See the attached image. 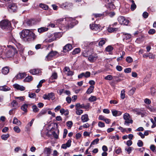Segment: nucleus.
Returning <instances> with one entry per match:
<instances>
[{"instance_id": "nucleus-50", "label": "nucleus", "mask_w": 156, "mask_h": 156, "mask_svg": "<svg viewBox=\"0 0 156 156\" xmlns=\"http://www.w3.org/2000/svg\"><path fill=\"white\" fill-rule=\"evenodd\" d=\"M156 92L155 89L154 88H151V94L152 96H154Z\"/></svg>"}, {"instance_id": "nucleus-44", "label": "nucleus", "mask_w": 156, "mask_h": 156, "mask_svg": "<svg viewBox=\"0 0 156 156\" xmlns=\"http://www.w3.org/2000/svg\"><path fill=\"white\" fill-rule=\"evenodd\" d=\"M92 16H94L95 18L98 17H100L101 16H104V14H99V13H94L93 14Z\"/></svg>"}, {"instance_id": "nucleus-10", "label": "nucleus", "mask_w": 156, "mask_h": 156, "mask_svg": "<svg viewBox=\"0 0 156 156\" xmlns=\"http://www.w3.org/2000/svg\"><path fill=\"white\" fill-rule=\"evenodd\" d=\"M90 75V73L89 72H86V73H83L78 76V78L80 79L84 76L86 78L89 77Z\"/></svg>"}, {"instance_id": "nucleus-48", "label": "nucleus", "mask_w": 156, "mask_h": 156, "mask_svg": "<svg viewBox=\"0 0 156 156\" xmlns=\"http://www.w3.org/2000/svg\"><path fill=\"white\" fill-rule=\"evenodd\" d=\"M125 91L124 90H122L121 91V98L122 99H124L125 98Z\"/></svg>"}, {"instance_id": "nucleus-30", "label": "nucleus", "mask_w": 156, "mask_h": 156, "mask_svg": "<svg viewBox=\"0 0 156 156\" xmlns=\"http://www.w3.org/2000/svg\"><path fill=\"white\" fill-rule=\"evenodd\" d=\"M33 111L35 113H37L39 112V109L35 105H33L32 107Z\"/></svg>"}, {"instance_id": "nucleus-64", "label": "nucleus", "mask_w": 156, "mask_h": 156, "mask_svg": "<svg viewBox=\"0 0 156 156\" xmlns=\"http://www.w3.org/2000/svg\"><path fill=\"white\" fill-rule=\"evenodd\" d=\"M11 105L13 107H16L18 103L16 101L14 100L11 103Z\"/></svg>"}, {"instance_id": "nucleus-4", "label": "nucleus", "mask_w": 156, "mask_h": 156, "mask_svg": "<svg viewBox=\"0 0 156 156\" xmlns=\"http://www.w3.org/2000/svg\"><path fill=\"white\" fill-rule=\"evenodd\" d=\"M123 118L125 120L124 124L127 126H129V124H132L133 123V120L130 119V115L129 114L126 113L123 116Z\"/></svg>"}, {"instance_id": "nucleus-59", "label": "nucleus", "mask_w": 156, "mask_h": 156, "mask_svg": "<svg viewBox=\"0 0 156 156\" xmlns=\"http://www.w3.org/2000/svg\"><path fill=\"white\" fill-rule=\"evenodd\" d=\"M46 113V111L44 110H43L41 112H40L37 115V116L38 117H39L41 116L42 115H43L44 114H45Z\"/></svg>"}, {"instance_id": "nucleus-8", "label": "nucleus", "mask_w": 156, "mask_h": 156, "mask_svg": "<svg viewBox=\"0 0 156 156\" xmlns=\"http://www.w3.org/2000/svg\"><path fill=\"white\" fill-rule=\"evenodd\" d=\"M9 10L12 12H16L17 9V5L15 3H12L10 4L8 6Z\"/></svg>"}, {"instance_id": "nucleus-57", "label": "nucleus", "mask_w": 156, "mask_h": 156, "mask_svg": "<svg viewBox=\"0 0 156 156\" xmlns=\"http://www.w3.org/2000/svg\"><path fill=\"white\" fill-rule=\"evenodd\" d=\"M28 96L31 98H34L36 96V94L34 93H30L29 94Z\"/></svg>"}, {"instance_id": "nucleus-6", "label": "nucleus", "mask_w": 156, "mask_h": 156, "mask_svg": "<svg viewBox=\"0 0 156 156\" xmlns=\"http://www.w3.org/2000/svg\"><path fill=\"white\" fill-rule=\"evenodd\" d=\"M118 20L121 25L123 24L126 26L128 25L129 23V20L126 19L125 17L123 16L119 17L118 18Z\"/></svg>"}, {"instance_id": "nucleus-33", "label": "nucleus", "mask_w": 156, "mask_h": 156, "mask_svg": "<svg viewBox=\"0 0 156 156\" xmlns=\"http://www.w3.org/2000/svg\"><path fill=\"white\" fill-rule=\"evenodd\" d=\"M113 48L111 45H108L105 49V50L107 52H110L113 50Z\"/></svg>"}, {"instance_id": "nucleus-29", "label": "nucleus", "mask_w": 156, "mask_h": 156, "mask_svg": "<svg viewBox=\"0 0 156 156\" xmlns=\"http://www.w3.org/2000/svg\"><path fill=\"white\" fill-rule=\"evenodd\" d=\"M94 88V87L93 86H90L89 87V88L87 89L86 93L87 94H90L91 93Z\"/></svg>"}, {"instance_id": "nucleus-16", "label": "nucleus", "mask_w": 156, "mask_h": 156, "mask_svg": "<svg viewBox=\"0 0 156 156\" xmlns=\"http://www.w3.org/2000/svg\"><path fill=\"white\" fill-rule=\"evenodd\" d=\"M81 119L83 122H87L89 120L88 118V116L87 114H85L82 115Z\"/></svg>"}, {"instance_id": "nucleus-46", "label": "nucleus", "mask_w": 156, "mask_h": 156, "mask_svg": "<svg viewBox=\"0 0 156 156\" xmlns=\"http://www.w3.org/2000/svg\"><path fill=\"white\" fill-rule=\"evenodd\" d=\"M13 129L17 133H20L21 131L19 127L17 126H15L13 128Z\"/></svg>"}, {"instance_id": "nucleus-18", "label": "nucleus", "mask_w": 156, "mask_h": 156, "mask_svg": "<svg viewBox=\"0 0 156 156\" xmlns=\"http://www.w3.org/2000/svg\"><path fill=\"white\" fill-rule=\"evenodd\" d=\"M112 112L113 115L115 116H119L122 114L121 112L116 110H112Z\"/></svg>"}, {"instance_id": "nucleus-49", "label": "nucleus", "mask_w": 156, "mask_h": 156, "mask_svg": "<svg viewBox=\"0 0 156 156\" xmlns=\"http://www.w3.org/2000/svg\"><path fill=\"white\" fill-rule=\"evenodd\" d=\"M126 61L128 63H130L132 62L133 61L132 58L130 57H127L126 58Z\"/></svg>"}, {"instance_id": "nucleus-63", "label": "nucleus", "mask_w": 156, "mask_h": 156, "mask_svg": "<svg viewBox=\"0 0 156 156\" xmlns=\"http://www.w3.org/2000/svg\"><path fill=\"white\" fill-rule=\"evenodd\" d=\"M155 31L154 29H151L148 31V33L149 34H152L155 33Z\"/></svg>"}, {"instance_id": "nucleus-19", "label": "nucleus", "mask_w": 156, "mask_h": 156, "mask_svg": "<svg viewBox=\"0 0 156 156\" xmlns=\"http://www.w3.org/2000/svg\"><path fill=\"white\" fill-rule=\"evenodd\" d=\"M30 72L33 75H36L39 74L41 71L39 69H35L30 70Z\"/></svg>"}, {"instance_id": "nucleus-17", "label": "nucleus", "mask_w": 156, "mask_h": 156, "mask_svg": "<svg viewBox=\"0 0 156 156\" xmlns=\"http://www.w3.org/2000/svg\"><path fill=\"white\" fill-rule=\"evenodd\" d=\"M9 71V67L6 66L3 68L2 70V73L4 75L7 74Z\"/></svg>"}, {"instance_id": "nucleus-25", "label": "nucleus", "mask_w": 156, "mask_h": 156, "mask_svg": "<svg viewBox=\"0 0 156 156\" xmlns=\"http://www.w3.org/2000/svg\"><path fill=\"white\" fill-rule=\"evenodd\" d=\"M130 2H132V4L131 5L130 9L132 11L134 10L136 8V5L134 3V2L133 0H130Z\"/></svg>"}, {"instance_id": "nucleus-42", "label": "nucleus", "mask_w": 156, "mask_h": 156, "mask_svg": "<svg viewBox=\"0 0 156 156\" xmlns=\"http://www.w3.org/2000/svg\"><path fill=\"white\" fill-rule=\"evenodd\" d=\"M15 99L18 100V101H24L25 99V97L24 96L15 97Z\"/></svg>"}, {"instance_id": "nucleus-7", "label": "nucleus", "mask_w": 156, "mask_h": 156, "mask_svg": "<svg viewBox=\"0 0 156 156\" xmlns=\"http://www.w3.org/2000/svg\"><path fill=\"white\" fill-rule=\"evenodd\" d=\"M43 98L44 100H50V99L53 100L54 99V94L53 93H51L48 94H44L43 96Z\"/></svg>"}, {"instance_id": "nucleus-32", "label": "nucleus", "mask_w": 156, "mask_h": 156, "mask_svg": "<svg viewBox=\"0 0 156 156\" xmlns=\"http://www.w3.org/2000/svg\"><path fill=\"white\" fill-rule=\"evenodd\" d=\"M57 73L54 72L52 74V75L51 76L50 78V80L56 79L57 78Z\"/></svg>"}, {"instance_id": "nucleus-31", "label": "nucleus", "mask_w": 156, "mask_h": 156, "mask_svg": "<svg viewBox=\"0 0 156 156\" xmlns=\"http://www.w3.org/2000/svg\"><path fill=\"white\" fill-rule=\"evenodd\" d=\"M99 140V139L98 138H97L92 141L91 142V144L90 145L89 148H90L91 147L92 145H95L98 143V142Z\"/></svg>"}, {"instance_id": "nucleus-3", "label": "nucleus", "mask_w": 156, "mask_h": 156, "mask_svg": "<svg viewBox=\"0 0 156 156\" xmlns=\"http://www.w3.org/2000/svg\"><path fill=\"white\" fill-rule=\"evenodd\" d=\"M59 54L56 51H52L46 56L45 60L46 61H49L53 59L56 56H58Z\"/></svg>"}, {"instance_id": "nucleus-54", "label": "nucleus", "mask_w": 156, "mask_h": 156, "mask_svg": "<svg viewBox=\"0 0 156 156\" xmlns=\"http://www.w3.org/2000/svg\"><path fill=\"white\" fill-rule=\"evenodd\" d=\"M96 100V97L94 96H91L89 98V100L91 102L95 101Z\"/></svg>"}, {"instance_id": "nucleus-24", "label": "nucleus", "mask_w": 156, "mask_h": 156, "mask_svg": "<svg viewBox=\"0 0 156 156\" xmlns=\"http://www.w3.org/2000/svg\"><path fill=\"white\" fill-rule=\"evenodd\" d=\"M106 41L107 40L106 39H104L103 38L101 39L99 42V46H102L105 44Z\"/></svg>"}, {"instance_id": "nucleus-35", "label": "nucleus", "mask_w": 156, "mask_h": 156, "mask_svg": "<svg viewBox=\"0 0 156 156\" xmlns=\"http://www.w3.org/2000/svg\"><path fill=\"white\" fill-rule=\"evenodd\" d=\"M133 150V148L132 147H126L125 148V150L129 154Z\"/></svg>"}, {"instance_id": "nucleus-20", "label": "nucleus", "mask_w": 156, "mask_h": 156, "mask_svg": "<svg viewBox=\"0 0 156 156\" xmlns=\"http://www.w3.org/2000/svg\"><path fill=\"white\" fill-rule=\"evenodd\" d=\"M122 34H123L122 35L123 37V40L125 39L126 40H127L128 39H130L131 37V35L129 34L126 33H122Z\"/></svg>"}, {"instance_id": "nucleus-5", "label": "nucleus", "mask_w": 156, "mask_h": 156, "mask_svg": "<svg viewBox=\"0 0 156 156\" xmlns=\"http://www.w3.org/2000/svg\"><path fill=\"white\" fill-rule=\"evenodd\" d=\"M11 25V23L8 20H4L0 22V27L3 29L9 28Z\"/></svg>"}, {"instance_id": "nucleus-23", "label": "nucleus", "mask_w": 156, "mask_h": 156, "mask_svg": "<svg viewBox=\"0 0 156 156\" xmlns=\"http://www.w3.org/2000/svg\"><path fill=\"white\" fill-rule=\"evenodd\" d=\"M54 38H55V40H56L57 38H58L62 36L61 34L60 33H56L52 35Z\"/></svg>"}, {"instance_id": "nucleus-27", "label": "nucleus", "mask_w": 156, "mask_h": 156, "mask_svg": "<svg viewBox=\"0 0 156 156\" xmlns=\"http://www.w3.org/2000/svg\"><path fill=\"white\" fill-rule=\"evenodd\" d=\"M13 123L14 124H16L18 126H20L21 124V122L16 117H14L13 119Z\"/></svg>"}, {"instance_id": "nucleus-22", "label": "nucleus", "mask_w": 156, "mask_h": 156, "mask_svg": "<svg viewBox=\"0 0 156 156\" xmlns=\"http://www.w3.org/2000/svg\"><path fill=\"white\" fill-rule=\"evenodd\" d=\"M5 46H2L0 45V57L1 58L4 57L3 51L5 49Z\"/></svg>"}, {"instance_id": "nucleus-45", "label": "nucleus", "mask_w": 156, "mask_h": 156, "mask_svg": "<svg viewBox=\"0 0 156 156\" xmlns=\"http://www.w3.org/2000/svg\"><path fill=\"white\" fill-rule=\"evenodd\" d=\"M83 105L84 104L80 105L79 103H77L75 106L76 108H77L79 109L80 108H83Z\"/></svg>"}, {"instance_id": "nucleus-2", "label": "nucleus", "mask_w": 156, "mask_h": 156, "mask_svg": "<svg viewBox=\"0 0 156 156\" xmlns=\"http://www.w3.org/2000/svg\"><path fill=\"white\" fill-rule=\"evenodd\" d=\"M5 49L3 51V55L2 58H4L6 57L10 58L12 57L13 55V53L14 51V49L12 46H7V48L5 46Z\"/></svg>"}, {"instance_id": "nucleus-55", "label": "nucleus", "mask_w": 156, "mask_h": 156, "mask_svg": "<svg viewBox=\"0 0 156 156\" xmlns=\"http://www.w3.org/2000/svg\"><path fill=\"white\" fill-rule=\"evenodd\" d=\"M105 79L107 80H110L112 79V76L111 75H108L105 77Z\"/></svg>"}, {"instance_id": "nucleus-1", "label": "nucleus", "mask_w": 156, "mask_h": 156, "mask_svg": "<svg viewBox=\"0 0 156 156\" xmlns=\"http://www.w3.org/2000/svg\"><path fill=\"white\" fill-rule=\"evenodd\" d=\"M20 36L24 40L29 41L34 40L36 37V36L32 30L29 29L23 30Z\"/></svg>"}, {"instance_id": "nucleus-14", "label": "nucleus", "mask_w": 156, "mask_h": 156, "mask_svg": "<svg viewBox=\"0 0 156 156\" xmlns=\"http://www.w3.org/2000/svg\"><path fill=\"white\" fill-rule=\"evenodd\" d=\"M71 140H69L65 144H63L62 145L61 147L64 149H66L67 147H69L71 145Z\"/></svg>"}, {"instance_id": "nucleus-26", "label": "nucleus", "mask_w": 156, "mask_h": 156, "mask_svg": "<svg viewBox=\"0 0 156 156\" xmlns=\"http://www.w3.org/2000/svg\"><path fill=\"white\" fill-rule=\"evenodd\" d=\"M48 30V28L47 27H42L38 28V31L40 33H42L47 31Z\"/></svg>"}, {"instance_id": "nucleus-12", "label": "nucleus", "mask_w": 156, "mask_h": 156, "mask_svg": "<svg viewBox=\"0 0 156 156\" xmlns=\"http://www.w3.org/2000/svg\"><path fill=\"white\" fill-rule=\"evenodd\" d=\"M26 76V74L25 73H19L15 76L14 78V80L22 79L24 78Z\"/></svg>"}, {"instance_id": "nucleus-28", "label": "nucleus", "mask_w": 156, "mask_h": 156, "mask_svg": "<svg viewBox=\"0 0 156 156\" xmlns=\"http://www.w3.org/2000/svg\"><path fill=\"white\" fill-rule=\"evenodd\" d=\"M28 105L27 104H24L22 105L21 107V109L24 111L25 112H27V107Z\"/></svg>"}, {"instance_id": "nucleus-37", "label": "nucleus", "mask_w": 156, "mask_h": 156, "mask_svg": "<svg viewBox=\"0 0 156 156\" xmlns=\"http://www.w3.org/2000/svg\"><path fill=\"white\" fill-rule=\"evenodd\" d=\"M40 7L44 10L48 9V7L47 5L43 4H40L39 5Z\"/></svg>"}, {"instance_id": "nucleus-36", "label": "nucleus", "mask_w": 156, "mask_h": 156, "mask_svg": "<svg viewBox=\"0 0 156 156\" xmlns=\"http://www.w3.org/2000/svg\"><path fill=\"white\" fill-rule=\"evenodd\" d=\"M80 49L79 48H75L72 52L73 55H75L77 54L80 52Z\"/></svg>"}, {"instance_id": "nucleus-47", "label": "nucleus", "mask_w": 156, "mask_h": 156, "mask_svg": "<svg viewBox=\"0 0 156 156\" xmlns=\"http://www.w3.org/2000/svg\"><path fill=\"white\" fill-rule=\"evenodd\" d=\"M51 38H49V39H46L45 41L46 42L48 43H50L55 41V38H53L52 35H51Z\"/></svg>"}, {"instance_id": "nucleus-41", "label": "nucleus", "mask_w": 156, "mask_h": 156, "mask_svg": "<svg viewBox=\"0 0 156 156\" xmlns=\"http://www.w3.org/2000/svg\"><path fill=\"white\" fill-rule=\"evenodd\" d=\"M136 90V89L135 87H133L131 89L129 92V94L130 95H133Z\"/></svg>"}, {"instance_id": "nucleus-51", "label": "nucleus", "mask_w": 156, "mask_h": 156, "mask_svg": "<svg viewBox=\"0 0 156 156\" xmlns=\"http://www.w3.org/2000/svg\"><path fill=\"white\" fill-rule=\"evenodd\" d=\"M147 109L151 112H153L155 111L154 108L151 106H147Z\"/></svg>"}, {"instance_id": "nucleus-60", "label": "nucleus", "mask_w": 156, "mask_h": 156, "mask_svg": "<svg viewBox=\"0 0 156 156\" xmlns=\"http://www.w3.org/2000/svg\"><path fill=\"white\" fill-rule=\"evenodd\" d=\"M68 133V131L67 129H64V133L63 135V138H65L66 136V135Z\"/></svg>"}, {"instance_id": "nucleus-39", "label": "nucleus", "mask_w": 156, "mask_h": 156, "mask_svg": "<svg viewBox=\"0 0 156 156\" xmlns=\"http://www.w3.org/2000/svg\"><path fill=\"white\" fill-rule=\"evenodd\" d=\"M32 20H28L25 21L24 24H26L28 26H31L32 25Z\"/></svg>"}, {"instance_id": "nucleus-21", "label": "nucleus", "mask_w": 156, "mask_h": 156, "mask_svg": "<svg viewBox=\"0 0 156 156\" xmlns=\"http://www.w3.org/2000/svg\"><path fill=\"white\" fill-rule=\"evenodd\" d=\"M10 90V88L5 85L0 87V90L1 91H7Z\"/></svg>"}, {"instance_id": "nucleus-11", "label": "nucleus", "mask_w": 156, "mask_h": 156, "mask_svg": "<svg viewBox=\"0 0 156 156\" xmlns=\"http://www.w3.org/2000/svg\"><path fill=\"white\" fill-rule=\"evenodd\" d=\"M72 49V45L70 44H67L63 47V51L64 52H66L71 50Z\"/></svg>"}, {"instance_id": "nucleus-9", "label": "nucleus", "mask_w": 156, "mask_h": 156, "mask_svg": "<svg viewBox=\"0 0 156 156\" xmlns=\"http://www.w3.org/2000/svg\"><path fill=\"white\" fill-rule=\"evenodd\" d=\"M98 58V56L96 54H92L89 55L88 60L91 62H94Z\"/></svg>"}, {"instance_id": "nucleus-52", "label": "nucleus", "mask_w": 156, "mask_h": 156, "mask_svg": "<svg viewBox=\"0 0 156 156\" xmlns=\"http://www.w3.org/2000/svg\"><path fill=\"white\" fill-rule=\"evenodd\" d=\"M45 151L48 155H49L51 154V149L50 148H45Z\"/></svg>"}, {"instance_id": "nucleus-62", "label": "nucleus", "mask_w": 156, "mask_h": 156, "mask_svg": "<svg viewBox=\"0 0 156 156\" xmlns=\"http://www.w3.org/2000/svg\"><path fill=\"white\" fill-rule=\"evenodd\" d=\"M144 102L147 104H150L151 103V101L150 99L148 98H146L144 100Z\"/></svg>"}, {"instance_id": "nucleus-13", "label": "nucleus", "mask_w": 156, "mask_h": 156, "mask_svg": "<svg viewBox=\"0 0 156 156\" xmlns=\"http://www.w3.org/2000/svg\"><path fill=\"white\" fill-rule=\"evenodd\" d=\"M90 29L93 30L99 31L100 30V26L98 25L93 24L92 25L90 24Z\"/></svg>"}, {"instance_id": "nucleus-53", "label": "nucleus", "mask_w": 156, "mask_h": 156, "mask_svg": "<svg viewBox=\"0 0 156 156\" xmlns=\"http://www.w3.org/2000/svg\"><path fill=\"white\" fill-rule=\"evenodd\" d=\"M45 81L44 80H41L39 82L37 86V87L38 88H39L41 87L42 86V83H44Z\"/></svg>"}, {"instance_id": "nucleus-40", "label": "nucleus", "mask_w": 156, "mask_h": 156, "mask_svg": "<svg viewBox=\"0 0 156 156\" xmlns=\"http://www.w3.org/2000/svg\"><path fill=\"white\" fill-rule=\"evenodd\" d=\"M76 113L78 115H81L83 113V110L77 108H76Z\"/></svg>"}, {"instance_id": "nucleus-15", "label": "nucleus", "mask_w": 156, "mask_h": 156, "mask_svg": "<svg viewBox=\"0 0 156 156\" xmlns=\"http://www.w3.org/2000/svg\"><path fill=\"white\" fill-rule=\"evenodd\" d=\"M13 87L21 91L24 90L25 89V88L24 87L22 86H20L17 84H14Z\"/></svg>"}, {"instance_id": "nucleus-56", "label": "nucleus", "mask_w": 156, "mask_h": 156, "mask_svg": "<svg viewBox=\"0 0 156 156\" xmlns=\"http://www.w3.org/2000/svg\"><path fill=\"white\" fill-rule=\"evenodd\" d=\"M73 124V122L71 121H69L66 122V125L67 126L70 128L71 127Z\"/></svg>"}, {"instance_id": "nucleus-38", "label": "nucleus", "mask_w": 156, "mask_h": 156, "mask_svg": "<svg viewBox=\"0 0 156 156\" xmlns=\"http://www.w3.org/2000/svg\"><path fill=\"white\" fill-rule=\"evenodd\" d=\"M9 137V134L6 135H2L1 136V138L3 140H6Z\"/></svg>"}, {"instance_id": "nucleus-43", "label": "nucleus", "mask_w": 156, "mask_h": 156, "mask_svg": "<svg viewBox=\"0 0 156 156\" xmlns=\"http://www.w3.org/2000/svg\"><path fill=\"white\" fill-rule=\"evenodd\" d=\"M33 80V77L31 76H28L26 77V78L24 80V82H29Z\"/></svg>"}, {"instance_id": "nucleus-34", "label": "nucleus", "mask_w": 156, "mask_h": 156, "mask_svg": "<svg viewBox=\"0 0 156 156\" xmlns=\"http://www.w3.org/2000/svg\"><path fill=\"white\" fill-rule=\"evenodd\" d=\"M64 20V19L63 18H61L57 20H56V22H55L56 25H58L59 24H60L62 23L63 21Z\"/></svg>"}, {"instance_id": "nucleus-58", "label": "nucleus", "mask_w": 156, "mask_h": 156, "mask_svg": "<svg viewBox=\"0 0 156 156\" xmlns=\"http://www.w3.org/2000/svg\"><path fill=\"white\" fill-rule=\"evenodd\" d=\"M83 56L84 57H88L89 56L88 52L84 51L82 53Z\"/></svg>"}, {"instance_id": "nucleus-61", "label": "nucleus", "mask_w": 156, "mask_h": 156, "mask_svg": "<svg viewBox=\"0 0 156 156\" xmlns=\"http://www.w3.org/2000/svg\"><path fill=\"white\" fill-rule=\"evenodd\" d=\"M150 148L151 150L154 152H155L156 147L154 145H151L150 147Z\"/></svg>"}]
</instances>
